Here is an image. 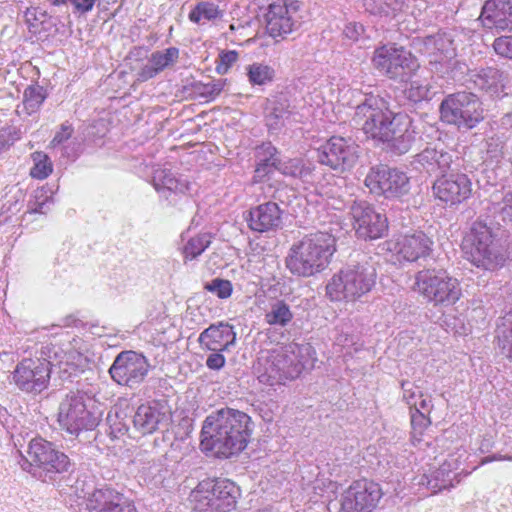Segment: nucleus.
<instances>
[{
    "label": "nucleus",
    "instance_id": "0eeeda50",
    "mask_svg": "<svg viewBox=\"0 0 512 512\" xmlns=\"http://www.w3.org/2000/svg\"><path fill=\"white\" fill-rule=\"evenodd\" d=\"M190 496L198 512H231L240 497V489L229 479H205L198 483Z\"/></svg>",
    "mask_w": 512,
    "mask_h": 512
},
{
    "label": "nucleus",
    "instance_id": "72a5a7b5",
    "mask_svg": "<svg viewBox=\"0 0 512 512\" xmlns=\"http://www.w3.org/2000/svg\"><path fill=\"white\" fill-rule=\"evenodd\" d=\"M495 333L501 353L512 361V310L498 319Z\"/></svg>",
    "mask_w": 512,
    "mask_h": 512
},
{
    "label": "nucleus",
    "instance_id": "7ed1b4c3",
    "mask_svg": "<svg viewBox=\"0 0 512 512\" xmlns=\"http://www.w3.org/2000/svg\"><path fill=\"white\" fill-rule=\"evenodd\" d=\"M310 346L289 343L272 349L258 358L255 373L260 383L274 386L285 384L299 377L305 364L304 353L309 354Z\"/></svg>",
    "mask_w": 512,
    "mask_h": 512
},
{
    "label": "nucleus",
    "instance_id": "2f4dec72",
    "mask_svg": "<svg viewBox=\"0 0 512 512\" xmlns=\"http://www.w3.org/2000/svg\"><path fill=\"white\" fill-rule=\"evenodd\" d=\"M458 468L457 461L453 458L445 460L444 463L434 471L427 481V486L433 493L453 487V471Z\"/></svg>",
    "mask_w": 512,
    "mask_h": 512
},
{
    "label": "nucleus",
    "instance_id": "58836bf2",
    "mask_svg": "<svg viewBox=\"0 0 512 512\" xmlns=\"http://www.w3.org/2000/svg\"><path fill=\"white\" fill-rule=\"evenodd\" d=\"M502 77V73L494 67L481 68L471 76L475 85L482 90L497 88L498 84L502 81Z\"/></svg>",
    "mask_w": 512,
    "mask_h": 512
},
{
    "label": "nucleus",
    "instance_id": "20e7f679",
    "mask_svg": "<svg viewBox=\"0 0 512 512\" xmlns=\"http://www.w3.org/2000/svg\"><path fill=\"white\" fill-rule=\"evenodd\" d=\"M376 283V270L368 262L347 265L326 285L331 301L355 302L369 293Z\"/></svg>",
    "mask_w": 512,
    "mask_h": 512
},
{
    "label": "nucleus",
    "instance_id": "c9c22d12",
    "mask_svg": "<svg viewBox=\"0 0 512 512\" xmlns=\"http://www.w3.org/2000/svg\"><path fill=\"white\" fill-rule=\"evenodd\" d=\"M293 316L289 305L282 300H277L270 304L264 319L270 326L286 327L292 321Z\"/></svg>",
    "mask_w": 512,
    "mask_h": 512
},
{
    "label": "nucleus",
    "instance_id": "052dcab7",
    "mask_svg": "<svg viewBox=\"0 0 512 512\" xmlns=\"http://www.w3.org/2000/svg\"><path fill=\"white\" fill-rule=\"evenodd\" d=\"M238 60V53L235 51H227L220 55L219 64L216 67V70L220 74H225L228 72L230 67Z\"/></svg>",
    "mask_w": 512,
    "mask_h": 512
},
{
    "label": "nucleus",
    "instance_id": "69168bd1",
    "mask_svg": "<svg viewBox=\"0 0 512 512\" xmlns=\"http://www.w3.org/2000/svg\"><path fill=\"white\" fill-rule=\"evenodd\" d=\"M97 0H69L74 13L85 14L91 11Z\"/></svg>",
    "mask_w": 512,
    "mask_h": 512
},
{
    "label": "nucleus",
    "instance_id": "4be33fe9",
    "mask_svg": "<svg viewBox=\"0 0 512 512\" xmlns=\"http://www.w3.org/2000/svg\"><path fill=\"white\" fill-rule=\"evenodd\" d=\"M89 512H138L131 500L110 487L96 489L88 498Z\"/></svg>",
    "mask_w": 512,
    "mask_h": 512
},
{
    "label": "nucleus",
    "instance_id": "423d86ee",
    "mask_svg": "<svg viewBox=\"0 0 512 512\" xmlns=\"http://www.w3.org/2000/svg\"><path fill=\"white\" fill-rule=\"evenodd\" d=\"M414 290L434 306L454 305L462 296L457 278L443 269H423L416 273Z\"/></svg>",
    "mask_w": 512,
    "mask_h": 512
},
{
    "label": "nucleus",
    "instance_id": "f704fd0d",
    "mask_svg": "<svg viewBox=\"0 0 512 512\" xmlns=\"http://www.w3.org/2000/svg\"><path fill=\"white\" fill-rule=\"evenodd\" d=\"M261 152H258V163L255 169V180L262 181L265 177L269 176L274 170H278L279 159L276 156V148L271 144L263 146Z\"/></svg>",
    "mask_w": 512,
    "mask_h": 512
},
{
    "label": "nucleus",
    "instance_id": "b1692460",
    "mask_svg": "<svg viewBox=\"0 0 512 512\" xmlns=\"http://www.w3.org/2000/svg\"><path fill=\"white\" fill-rule=\"evenodd\" d=\"M433 241L422 231L400 235L393 244L392 250L402 259L414 262L425 258L432 251Z\"/></svg>",
    "mask_w": 512,
    "mask_h": 512
},
{
    "label": "nucleus",
    "instance_id": "680f3d73",
    "mask_svg": "<svg viewBox=\"0 0 512 512\" xmlns=\"http://www.w3.org/2000/svg\"><path fill=\"white\" fill-rule=\"evenodd\" d=\"M396 115L397 113L393 116L392 119H390V122L386 126L385 131H383V136H380L378 140L389 143L392 140L398 138L402 134L401 132H398L399 127L402 126L395 124V122H397Z\"/></svg>",
    "mask_w": 512,
    "mask_h": 512
},
{
    "label": "nucleus",
    "instance_id": "6e6552de",
    "mask_svg": "<svg viewBox=\"0 0 512 512\" xmlns=\"http://www.w3.org/2000/svg\"><path fill=\"white\" fill-rule=\"evenodd\" d=\"M91 400L81 391H69L59 402L57 422L59 427L71 435L93 430L99 417L90 407Z\"/></svg>",
    "mask_w": 512,
    "mask_h": 512
},
{
    "label": "nucleus",
    "instance_id": "f257e3e1",
    "mask_svg": "<svg viewBox=\"0 0 512 512\" xmlns=\"http://www.w3.org/2000/svg\"><path fill=\"white\" fill-rule=\"evenodd\" d=\"M252 433V421L248 414L222 408L209 414L202 425V450L212 452L218 458H230L244 450Z\"/></svg>",
    "mask_w": 512,
    "mask_h": 512
},
{
    "label": "nucleus",
    "instance_id": "6ab92c4d",
    "mask_svg": "<svg viewBox=\"0 0 512 512\" xmlns=\"http://www.w3.org/2000/svg\"><path fill=\"white\" fill-rule=\"evenodd\" d=\"M170 412L160 401H148L139 405L133 416V427L141 435H150L169 424Z\"/></svg>",
    "mask_w": 512,
    "mask_h": 512
},
{
    "label": "nucleus",
    "instance_id": "aec40b11",
    "mask_svg": "<svg viewBox=\"0 0 512 512\" xmlns=\"http://www.w3.org/2000/svg\"><path fill=\"white\" fill-rule=\"evenodd\" d=\"M433 191L442 202L457 205L471 196L472 183L466 174L444 173L434 182Z\"/></svg>",
    "mask_w": 512,
    "mask_h": 512
},
{
    "label": "nucleus",
    "instance_id": "9d476101",
    "mask_svg": "<svg viewBox=\"0 0 512 512\" xmlns=\"http://www.w3.org/2000/svg\"><path fill=\"white\" fill-rule=\"evenodd\" d=\"M441 119L458 128L471 129L483 119L478 97L468 92H458L446 97L440 105Z\"/></svg>",
    "mask_w": 512,
    "mask_h": 512
},
{
    "label": "nucleus",
    "instance_id": "a18cd8bd",
    "mask_svg": "<svg viewBox=\"0 0 512 512\" xmlns=\"http://www.w3.org/2000/svg\"><path fill=\"white\" fill-rule=\"evenodd\" d=\"M178 58L179 49L176 47H169L162 51L153 52L149 59L160 73L165 68H168L176 63Z\"/></svg>",
    "mask_w": 512,
    "mask_h": 512
},
{
    "label": "nucleus",
    "instance_id": "cd10ccee",
    "mask_svg": "<svg viewBox=\"0 0 512 512\" xmlns=\"http://www.w3.org/2000/svg\"><path fill=\"white\" fill-rule=\"evenodd\" d=\"M413 163L419 164L429 174L443 175L450 169L453 155L441 144L430 145L415 155Z\"/></svg>",
    "mask_w": 512,
    "mask_h": 512
},
{
    "label": "nucleus",
    "instance_id": "c756f323",
    "mask_svg": "<svg viewBox=\"0 0 512 512\" xmlns=\"http://www.w3.org/2000/svg\"><path fill=\"white\" fill-rule=\"evenodd\" d=\"M295 116L296 113L285 97H275L269 101L266 114V125L270 131L278 132L282 128L291 126L296 122Z\"/></svg>",
    "mask_w": 512,
    "mask_h": 512
},
{
    "label": "nucleus",
    "instance_id": "1a4fd4ad",
    "mask_svg": "<svg viewBox=\"0 0 512 512\" xmlns=\"http://www.w3.org/2000/svg\"><path fill=\"white\" fill-rule=\"evenodd\" d=\"M70 460L67 455L42 438L32 439L27 450V458L21 463L23 470L33 476L52 480L55 474L68 470Z\"/></svg>",
    "mask_w": 512,
    "mask_h": 512
},
{
    "label": "nucleus",
    "instance_id": "bb28decb",
    "mask_svg": "<svg viewBox=\"0 0 512 512\" xmlns=\"http://www.w3.org/2000/svg\"><path fill=\"white\" fill-rule=\"evenodd\" d=\"M480 18L483 24L498 31H512V1L487 0L482 8Z\"/></svg>",
    "mask_w": 512,
    "mask_h": 512
},
{
    "label": "nucleus",
    "instance_id": "6e6d98bb",
    "mask_svg": "<svg viewBox=\"0 0 512 512\" xmlns=\"http://www.w3.org/2000/svg\"><path fill=\"white\" fill-rule=\"evenodd\" d=\"M493 48L498 55L512 59V36L496 38L493 43Z\"/></svg>",
    "mask_w": 512,
    "mask_h": 512
},
{
    "label": "nucleus",
    "instance_id": "ea45409f",
    "mask_svg": "<svg viewBox=\"0 0 512 512\" xmlns=\"http://www.w3.org/2000/svg\"><path fill=\"white\" fill-rule=\"evenodd\" d=\"M246 74L251 85L263 86L273 81L275 70L263 63H253L247 66Z\"/></svg>",
    "mask_w": 512,
    "mask_h": 512
},
{
    "label": "nucleus",
    "instance_id": "dca6fc26",
    "mask_svg": "<svg viewBox=\"0 0 512 512\" xmlns=\"http://www.w3.org/2000/svg\"><path fill=\"white\" fill-rule=\"evenodd\" d=\"M148 371L149 363L143 355L123 351L116 356L109 374L117 384L135 388L144 381Z\"/></svg>",
    "mask_w": 512,
    "mask_h": 512
},
{
    "label": "nucleus",
    "instance_id": "37998d69",
    "mask_svg": "<svg viewBox=\"0 0 512 512\" xmlns=\"http://www.w3.org/2000/svg\"><path fill=\"white\" fill-rule=\"evenodd\" d=\"M432 89L433 87L428 80L416 79L409 83L405 89V95L410 101L418 103L429 100L433 94Z\"/></svg>",
    "mask_w": 512,
    "mask_h": 512
},
{
    "label": "nucleus",
    "instance_id": "603ef678",
    "mask_svg": "<svg viewBox=\"0 0 512 512\" xmlns=\"http://www.w3.org/2000/svg\"><path fill=\"white\" fill-rule=\"evenodd\" d=\"M224 83L221 80L211 81L206 84L197 85L198 93L206 100H212L217 97L223 90Z\"/></svg>",
    "mask_w": 512,
    "mask_h": 512
},
{
    "label": "nucleus",
    "instance_id": "3c124183",
    "mask_svg": "<svg viewBox=\"0 0 512 512\" xmlns=\"http://www.w3.org/2000/svg\"><path fill=\"white\" fill-rule=\"evenodd\" d=\"M204 288L222 299L230 297L233 290L232 284L229 280L220 278H215L206 283Z\"/></svg>",
    "mask_w": 512,
    "mask_h": 512
},
{
    "label": "nucleus",
    "instance_id": "4d7b16f0",
    "mask_svg": "<svg viewBox=\"0 0 512 512\" xmlns=\"http://www.w3.org/2000/svg\"><path fill=\"white\" fill-rule=\"evenodd\" d=\"M498 213L504 222L512 225V191L507 192L498 203Z\"/></svg>",
    "mask_w": 512,
    "mask_h": 512
},
{
    "label": "nucleus",
    "instance_id": "49530a36",
    "mask_svg": "<svg viewBox=\"0 0 512 512\" xmlns=\"http://www.w3.org/2000/svg\"><path fill=\"white\" fill-rule=\"evenodd\" d=\"M126 414L119 411L117 407L109 411L106 421L109 425L110 435L119 438L128 432V424L125 420Z\"/></svg>",
    "mask_w": 512,
    "mask_h": 512
},
{
    "label": "nucleus",
    "instance_id": "9b49d317",
    "mask_svg": "<svg viewBox=\"0 0 512 512\" xmlns=\"http://www.w3.org/2000/svg\"><path fill=\"white\" fill-rule=\"evenodd\" d=\"M374 67L390 79L404 81L418 67L417 59L410 51L395 45L377 48L372 58Z\"/></svg>",
    "mask_w": 512,
    "mask_h": 512
},
{
    "label": "nucleus",
    "instance_id": "a878e982",
    "mask_svg": "<svg viewBox=\"0 0 512 512\" xmlns=\"http://www.w3.org/2000/svg\"><path fill=\"white\" fill-rule=\"evenodd\" d=\"M235 342L236 333L233 326L222 321L211 324L198 337L201 349L207 351H228Z\"/></svg>",
    "mask_w": 512,
    "mask_h": 512
},
{
    "label": "nucleus",
    "instance_id": "09e8293b",
    "mask_svg": "<svg viewBox=\"0 0 512 512\" xmlns=\"http://www.w3.org/2000/svg\"><path fill=\"white\" fill-rule=\"evenodd\" d=\"M430 419L427 415L421 413H411V439L413 443H420L424 430L430 425Z\"/></svg>",
    "mask_w": 512,
    "mask_h": 512
},
{
    "label": "nucleus",
    "instance_id": "412c9836",
    "mask_svg": "<svg viewBox=\"0 0 512 512\" xmlns=\"http://www.w3.org/2000/svg\"><path fill=\"white\" fill-rule=\"evenodd\" d=\"M413 44L418 52L429 59L431 65L445 63L456 55L454 40L447 32L416 38Z\"/></svg>",
    "mask_w": 512,
    "mask_h": 512
},
{
    "label": "nucleus",
    "instance_id": "473e14b6",
    "mask_svg": "<svg viewBox=\"0 0 512 512\" xmlns=\"http://www.w3.org/2000/svg\"><path fill=\"white\" fill-rule=\"evenodd\" d=\"M153 185L157 191L167 189L176 193H185L190 190V182L183 177H176L168 169H158L153 175Z\"/></svg>",
    "mask_w": 512,
    "mask_h": 512
},
{
    "label": "nucleus",
    "instance_id": "774afa93",
    "mask_svg": "<svg viewBox=\"0 0 512 512\" xmlns=\"http://www.w3.org/2000/svg\"><path fill=\"white\" fill-rule=\"evenodd\" d=\"M412 407L414 408L412 413H421L427 415L432 409V402L430 397L424 398L423 396L422 398H418V400H416V404H412L411 408Z\"/></svg>",
    "mask_w": 512,
    "mask_h": 512
},
{
    "label": "nucleus",
    "instance_id": "5701e85b",
    "mask_svg": "<svg viewBox=\"0 0 512 512\" xmlns=\"http://www.w3.org/2000/svg\"><path fill=\"white\" fill-rule=\"evenodd\" d=\"M82 343L81 338L75 337L54 352L53 365L58 366L63 378L75 375L87 366V357L81 352Z\"/></svg>",
    "mask_w": 512,
    "mask_h": 512
},
{
    "label": "nucleus",
    "instance_id": "f03ea898",
    "mask_svg": "<svg viewBox=\"0 0 512 512\" xmlns=\"http://www.w3.org/2000/svg\"><path fill=\"white\" fill-rule=\"evenodd\" d=\"M335 252V237L317 231L305 235L290 247L285 265L292 275L308 278L324 271Z\"/></svg>",
    "mask_w": 512,
    "mask_h": 512
},
{
    "label": "nucleus",
    "instance_id": "a211bd4d",
    "mask_svg": "<svg viewBox=\"0 0 512 512\" xmlns=\"http://www.w3.org/2000/svg\"><path fill=\"white\" fill-rule=\"evenodd\" d=\"M350 215L353 228L359 238L378 239L387 231L386 216L375 211L366 201H354L350 207Z\"/></svg>",
    "mask_w": 512,
    "mask_h": 512
},
{
    "label": "nucleus",
    "instance_id": "e2e57ef3",
    "mask_svg": "<svg viewBox=\"0 0 512 512\" xmlns=\"http://www.w3.org/2000/svg\"><path fill=\"white\" fill-rule=\"evenodd\" d=\"M223 352L224 351H211V354L206 359V366L211 370L222 369L226 363Z\"/></svg>",
    "mask_w": 512,
    "mask_h": 512
},
{
    "label": "nucleus",
    "instance_id": "79ce46f5",
    "mask_svg": "<svg viewBox=\"0 0 512 512\" xmlns=\"http://www.w3.org/2000/svg\"><path fill=\"white\" fill-rule=\"evenodd\" d=\"M211 238L209 233H201L190 238L183 248L184 259H196L209 247Z\"/></svg>",
    "mask_w": 512,
    "mask_h": 512
},
{
    "label": "nucleus",
    "instance_id": "5fc2aeb1",
    "mask_svg": "<svg viewBox=\"0 0 512 512\" xmlns=\"http://www.w3.org/2000/svg\"><path fill=\"white\" fill-rule=\"evenodd\" d=\"M24 17L29 27L36 30L39 24L46 22L48 15L45 11H41L38 8H28Z\"/></svg>",
    "mask_w": 512,
    "mask_h": 512
},
{
    "label": "nucleus",
    "instance_id": "4c0bfd02",
    "mask_svg": "<svg viewBox=\"0 0 512 512\" xmlns=\"http://www.w3.org/2000/svg\"><path fill=\"white\" fill-rule=\"evenodd\" d=\"M222 16V11L219 7L208 1H202L195 5L189 13V19L197 24H203L208 21H213Z\"/></svg>",
    "mask_w": 512,
    "mask_h": 512
},
{
    "label": "nucleus",
    "instance_id": "ddd939ff",
    "mask_svg": "<svg viewBox=\"0 0 512 512\" xmlns=\"http://www.w3.org/2000/svg\"><path fill=\"white\" fill-rule=\"evenodd\" d=\"M364 183L371 193L387 199L400 198L408 194L411 187L405 172L386 165L372 167Z\"/></svg>",
    "mask_w": 512,
    "mask_h": 512
},
{
    "label": "nucleus",
    "instance_id": "f8f14e48",
    "mask_svg": "<svg viewBox=\"0 0 512 512\" xmlns=\"http://www.w3.org/2000/svg\"><path fill=\"white\" fill-rule=\"evenodd\" d=\"M53 363L44 358H26L19 362L11 376L19 390L28 394H40L47 389Z\"/></svg>",
    "mask_w": 512,
    "mask_h": 512
},
{
    "label": "nucleus",
    "instance_id": "0e129e2a",
    "mask_svg": "<svg viewBox=\"0 0 512 512\" xmlns=\"http://www.w3.org/2000/svg\"><path fill=\"white\" fill-rule=\"evenodd\" d=\"M364 29H363V26L359 23H348L344 30H343V33L345 35V37L351 41H357L360 36L362 35Z\"/></svg>",
    "mask_w": 512,
    "mask_h": 512
},
{
    "label": "nucleus",
    "instance_id": "8fccbe9b",
    "mask_svg": "<svg viewBox=\"0 0 512 512\" xmlns=\"http://www.w3.org/2000/svg\"><path fill=\"white\" fill-rule=\"evenodd\" d=\"M51 190L42 187L40 189L35 190L34 192V201L29 203V212L31 213H46V205L48 202L52 201Z\"/></svg>",
    "mask_w": 512,
    "mask_h": 512
},
{
    "label": "nucleus",
    "instance_id": "de8ad7c7",
    "mask_svg": "<svg viewBox=\"0 0 512 512\" xmlns=\"http://www.w3.org/2000/svg\"><path fill=\"white\" fill-rule=\"evenodd\" d=\"M32 158L34 166L30 170V176L39 180L47 178L53 170L49 157L43 152H34Z\"/></svg>",
    "mask_w": 512,
    "mask_h": 512
},
{
    "label": "nucleus",
    "instance_id": "c03bdc74",
    "mask_svg": "<svg viewBox=\"0 0 512 512\" xmlns=\"http://www.w3.org/2000/svg\"><path fill=\"white\" fill-rule=\"evenodd\" d=\"M46 99V93L42 86L31 85L24 91L23 105L27 113L36 112Z\"/></svg>",
    "mask_w": 512,
    "mask_h": 512
},
{
    "label": "nucleus",
    "instance_id": "a19ab883",
    "mask_svg": "<svg viewBox=\"0 0 512 512\" xmlns=\"http://www.w3.org/2000/svg\"><path fill=\"white\" fill-rule=\"evenodd\" d=\"M278 171L283 175L300 178L304 181H309L312 174V168L306 166L300 159L279 160Z\"/></svg>",
    "mask_w": 512,
    "mask_h": 512
},
{
    "label": "nucleus",
    "instance_id": "f3484780",
    "mask_svg": "<svg viewBox=\"0 0 512 512\" xmlns=\"http://www.w3.org/2000/svg\"><path fill=\"white\" fill-rule=\"evenodd\" d=\"M319 163L343 172L352 168L358 159V146L351 139L333 136L317 151Z\"/></svg>",
    "mask_w": 512,
    "mask_h": 512
},
{
    "label": "nucleus",
    "instance_id": "338daca9",
    "mask_svg": "<svg viewBox=\"0 0 512 512\" xmlns=\"http://www.w3.org/2000/svg\"><path fill=\"white\" fill-rule=\"evenodd\" d=\"M159 71L153 65L152 61L149 59L148 62L139 70L138 72V80L139 81H147L153 77H155Z\"/></svg>",
    "mask_w": 512,
    "mask_h": 512
},
{
    "label": "nucleus",
    "instance_id": "2eb2a0df",
    "mask_svg": "<svg viewBox=\"0 0 512 512\" xmlns=\"http://www.w3.org/2000/svg\"><path fill=\"white\" fill-rule=\"evenodd\" d=\"M382 496L378 483L367 479L354 481L341 496L339 512H372Z\"/></svg>",
    "mask_w": 512,
    "mask_h": 512
},
{
    "label": "nucleus",
    "instance_id": "e433bc0d",
    "mask_svg": "<svg viewBox=\"0 0 512 512\" xmlns=\"http://www.w3.org/2000/svg\"><path fill=\"white\" fill-rule=\"evenodd\" d=\"M367 12L380 17L396 15L404 6V0H363Z\"/></svg>",
    "mask_w": 512,
    "mask_h": 512
},
{
    "label": "nucleus",
    "instance_id": "13d9d810",
    "mask_svg": "<svg viewBox=\"0 0 512 512\" xmlns=\"http://www.w3.org/2000/svg\"><path fill=\"white\" fill-rule=\"evenodd\" d=\"M73 134V127L68 122L61 124L59 131H57L50 142V146L52 148H56L59 145H62L68 139L71 138Z\"/></svg>",
    "mask_w": 512,
    "mask_h": 512
},
{
    "label": "nucleus",
    "instance_id": "4468645a",
    "mask_svg": "<svg viewBox=\"0 0 512 512\" xmlns=\"http://www.w3.org/2000/svg\"><path fill=\"white\" fill-rule=\"evenodd\" d=\"M299 2L277 0L269 4L265 13L266 31L273 38H285L300 27Z\"/></svg>",
    "mask_w": 512,
    "mask_h": 512
},
{
    "label": "nucleus",
    "instance_id": "393cba45",
    "mask_svg": "<svg viewBox=\"0 0 512 512\" xmlns=\"http://www.w3.org/2000/svg\"><path fill=\"white\" fill-rule=\"evenodd\" d=\"M362 99L356 104L355 112L352 116V123L360 128L366 135H382L381 128H377L372 123L374 117H379L380 108L384 104V99L378 95H361Z\"/></svg>",
    "mask_w": 512,
    "mask_h": 512
},
{
    "label": "nucleus",
    "instance_id": "bf43d9fd",
    "mask_svg": "<svg viewBox=\"0 0 512 512\" xmlns=\"http://www.w3.org/2000/svg\"><path fill=\"white\" fill-rule=\"evenodd\" d=\"M402 389L403 398L410 407L412 404H416V400H418V398L423 397V394L418 387H415L414 384L409 381L402 382Z\"/></svg>",
    "mask_w": 512,
    "mask_h": 512
},
{
    "label": "nucleus",
    "instance_id": "c85d7f7f",
    "mask_svg": "<svg viewBox=\"0 0 512 512\" xmlns=\"http://www.w3.org/2000/svg\"><path fill=\"white\" fill-rule=\"evenodd\" d=\"M279 206L274 202L258 205L250 211L249 227L257 232H268L280 227L282 218Z\"/></svg>",
    "mask_w": 512,
    "mask_h": 512
},
{
    "label": "nucleus",
    "instance_id": "864d4df0",
    "mask_svg": "<svg viewBox=\"0 0 512 512\" xmlns=\"http://www.w3.org/2000/svg\"><path fill=\"white\" fill-rule=\"evenodd\" d=\"M394 115H395V113L390 111L386 107V103L384 102L383 106L380 108L379 117H374L371 124H374V126H376L379 129L381 128V133L383 134V131H385L386 126L388 125V123L390 122V119H392ZM367 136L378 140L381 135L377 134V135H367Z\"/></svg>",
    "mask_w": 512,
    "mask_h": 512
},
{
    "label": "nucleus",
    "instance_id": "7c9ffc66",
    "mask_svg": "<svg viewBox=\"0 0 512 512\" xmlns=\"http://www.w3.org/2000/svg\"><path fill=\"white\" fill-rule=\"evenodd\" d=\"M395 124L401 125L398 132L402 134L387 143L388 147L396 154H404L410 150L415 140V131L412 129V121L410 117L405 113H397Z\"/></svg>",
    "mask_w": 512,
    "mask_h": 512
},
{
    "label": "nucleus",
    "instance_id": "39448f33",
    "mask_svg": "<svg viewBox=\"0 0 512 512\" xmlns=\"http://www.w3.org/2000/svg\"><path fill=\"white\" fill-rule=\"evenodd\" d=\"M462 249L466 258L475 266L485 270H495L505 262L504 250L486 223L476 221L465 236Z\"/></svg>",
    "mask_w": 512,
    "mask_h": 512
}]
</instances>
